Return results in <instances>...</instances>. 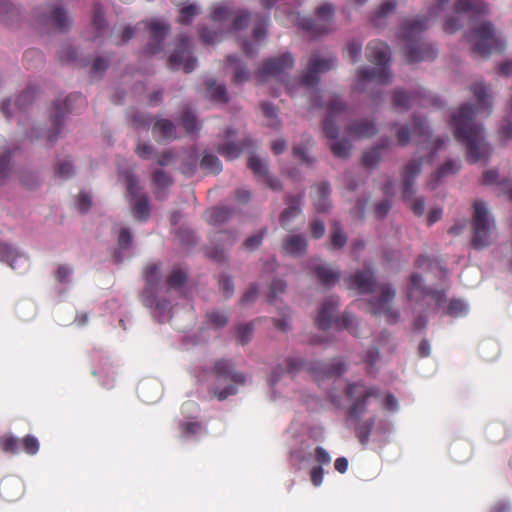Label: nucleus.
<instances>
[{
  "mask_svg": "<svg viewBox=\"0 0 512 512\" xmlns=\"http://www.w3.org/2000/svg\"><path fill=\"white\" fill-rule=\"evenodd\" d=\"M209 323L217 328L224 327L228 323L227 314L220 311H212L207 314Z\"/></svg>",
  "mask_w": 512,
  "mask_h": 512,
  "instance_id": "nucleus-61",
  "label": "nucleus"
},
{
  "mask_svg": "<svg viewBox=\"0 0 512 512\" xmlns=\"http://www.w3.org/2000/svg\"><path fill=\"white\" fill-rule=\"evenodd\" d=\"M413 132L415 135L419 137L429 136V127L426 125V121L424 118L419 116H414L413 119Z\"/></svg>",
  "mask_w": 512,
  "mask_h": 512,
  "instance_id": "nucleus-63",
  "label": "nucleus"
},
{
  "mask_svg": "<svg viewBox=\"0 0 512 512\" xmlns=\"http://www.w3.org/2000/svg\"><path fill=\"white\" fill-rule=\"evenodd\" d=\"M233 214L234 210L230 207H213L205 212V219L211 226H221L228 222L233 217Z\"/></svg>",
  "mask_w": 512,
  "mask_h": 512,
  "instance_id": "nucleus-30",
  "label": "nucleus"
},
{
  "mask_svg": "<svg viewBox=\"0 0 512 512\" xmlns=\"http://www.w3.org/2000/svg\"><path fill=\"white\" fill-rule=\"evenodd\" d=\"M233 13L234 11L228 3H218L213 6L210 19L213 22H222L227 20Z\"/></svg>",
  "mask_w": 512,
  "mask_h": 512,
  "instance_id": "nucleus-43",
  "label": "nucleus"
},
{
  "mask_svg": "<svg viewBox=\"0 0 512 512\" xmlns=\"http://www.w3.org/2000/svg\"><path fill=\"white\" fill-rule=\"evenodd\" d=\"M236 239L237 234L234 231L223 230L216 232L213 236V241L222 247L220 248L216 245L214 248L207 251V256L217 262L224 261L226 258L224 247H231L236 242Z\"/></svg>",
  "mask_w": 512,
  "mask_h": 512,
  "instance_id": "nucleus-24",
  "label": "nucleus"
},
{
  "mask_svg": "<svg viewBox=\"0 0 512 512\" xmlns=\"http://www.w3.org/2000/svg\"><path fill=\"white\" fill-rule=\"evenodd\" d=\"M421 167V159H412L403 167L401 171L403 197L409 201L411 210L417 216H421L425 211L424 199L422 197L413 198V195L415 194V179L420 174Z\"/></svg>",
  "mask_w": 512,
  "mask_h": 512,
  "instance_id": "nucleus-12",
  "label": "nucleus"
},
{
  "mask_svg": "<svg viewBox=\"0 0 512 512\" xmlns=\"http://www.w3.org/2000/svg\"><path fill=\"white\" fill-rule=\"evenodd\" d=\"M211 374L217 380L230 381L233 383L223 389H219L218 387L209 388V392L212 393L219 401H223L229 396L235 395L237 393V388L234 384L243 385L246 380L242 373L235 371L231 361L224 359L217 360L214 363L211 369Z\"/></svg>",
  "mask_w": 512,
  "mask_h": 512,
  "instance_id": "nucleus-9",
  "label": "nucleus"
},
{
  "mask_svg": "<svg viewBox=\"0 0 512 512\" xmlns=\"http://www.w3.org/2000/svg\"><path fill=\"white\" fill-rule=\"evenodd\" d=\"M254 146V142L251 139L246 138L239 144L233 142L218 144L216 151L224 158L233 160L237 158L243 151L254 148Z\"/></svg>",
  "mask_w": 512,
  "mask_h": 512,
  "instance_id": "nucleus-26",
  "label": "nucleus"
},
{
  "mask_svg": "<svg viewBox=\"0 0 512 512\" xmlns=\"http://www.w3.org/2000/svg\"><path fill=\"white\" fill-rule=\"evenodd\" d=\"M0 260L7 262L12 269H16V263L24 259L10 244L0 242Z\"/></svg>",
  "mask_w": 512,
  "mask_h": 512,
  "instance_id": "nucleus-37",
  "label": "nucleus"
},
{
  "mask_svg": "<svg viewBox=\"0 0 512 512\" xmlns=\"http://www.w3.org/2000/svg\"><path fill=\"white\" fill-rule=\"evenodd\" d=\"M389 147V140L380 139L379 143L366 151L362 156V164L367 168L375 167L382 157V152Z\"/></svg>",
  "mask_w": 512,
  "mask_h": 512,
  "instance_id": "nucleus-32",
  "label": "nucleus"
},
{
  "mask_svg": "<svg viewBox=\"0 0 512 512\" xmlns=\"http://www.w3.org/2000/svg\"><path fill=\"white\" fill-rule=\"evenodd\" d=\"M347 54L352 63H356L362 54V43L353 40L347 45Z\"/></svg>",
  "mask_w": 512,
  "mask_h": 512,
  "instance_id": "nucleus-62",
  "label": "nucleus"
},
{
  "mask_svg": "<svg viewBox=\"0 0 512 512\" xmlns=\"http://www.w3.org/2000/svg\"><path fill=\"white\" fill-rule=\"evenodd\" d=\"M414 101V96L404 90H396L393 94V105L395 108L409 109Z\"/></svg>",
  "mask_w": 512,
  "mask_h": 512,
  "instance_id": "nucleus-48",
  "label": "nucleus"
},
{
  "mask_svg": "<svg viewBox=\"0 0 512 512\" xmlns=\"http://www.w3.org/2000/svg\"><path fill=\"white\" fill-rule=\"evenodd\" d=\"M471 91L477 100V107L464 104L452 115L450 125L456 141L466 148V159L470 163L487 160L491 154V147L485 141L484 129L474 122L475 116L482 112L488 115L491 112L492 100L483 82H475Z\"/></svg>",
  "mask_w": 512,
  "mask_h": 512,
  "instance_id": "nucleus-1",
  "label": "nucleus"
},
{
  "mask_svg": "<svg viewBox=\"0 0 512 512\" xmlns=\"http://www.w3.org/2000/svg\"><path fill=\"white\" fill-rule=\"evenodd\" d=\"M248 167L258 177L263 178L267 174L266 165L256 156H251L249 158Z\"/></svg>",
  "mask_w": 512,
  "mask_h": 512,
  "instance_id": "nucleus-58",
  "label": "nucleus"
},
{
  "mask_svg": "<svg viewBox=\"0 0 512 512\" xmlns=\"http://www.w3.org/2000/svg\"><path fill=\"white\" fill-rule=\"evenodd\" d=\"M36 88L34 86H29L23 91L16 99L15 106L16 108L24 112L28 109L35 98Z\"/></svg>",
  "mask_w": 512,
  "mask_h": 512,
  "instance_id": "nucleus-44",
  "label": "nucleus"
},
{
  "mask_svg": "<svg viewBox=\"0 0 512 512\" xmlns=\"http://www.w3.org/2000/svg\"><path fill=\"white\" fill-rule=\"evenodd\" d=\"M363 362L368 365V373L372 372L373 367L380 359V353L378 348L370 347L368 348L363 355Z\"/></svg>",
  "mask_w": 512,
  "mask_h": 512,
  "instance_id": "nucleus-53",
  "label": "nucleus"
},
{
  "mask_svg": "<svg viewBox=\"0 0 512 512\" xmlns=\"http://www.w3.org/2000/svg\"><path fill=\"white\" fill-rule=\"evenodd\" d=\"M144 279L146 286L143 290V302L146 306H155L159 310H165L169 307L168 301L160 303L156 301L158 286L161 280L160 265L157 263H150L144 268Z\"/></svg>",
  "mask_w": 512,
  "mask_h": 512,
  "instance_id": "nucleus-14",
  "label": "nucleus"
},
{
  "mask_svg": "<svg viewBox=\"0 0 512 512\" xmlns=\"http://www.w3.org/2000/svg\"><path fill=\"white\" fill-rule=\"evenodd\" d=\"M346 104L337 96L333 97L327 107V116L323 121V132L329 139H336L339 135V128L335 123L338 114L345 112Z\"/></svg>",
  "mask_w": 512,
  "mask_h": 512,
  "instance_id": "nucleus-21",
  "label": "nucleus"
},
{
  "mask_svg": "<svg viewBox=\"0 0 512 512\" xmlns=\"http://www.w3.org/2000/svg\"><path fill=\"white\" fill-rule=\"evenodd\" d=\"M488 9L482 0H456L454 4L455 15L449 17L443 23V30L452 34L461 28V20L468 18L476 20L487 14Z\"/></svg>",
  "mask_w": 512,
  "mask_h": 512,
  "instance_id": "nucleus-11",
  "label": "nucleus"
},
{
  "mask_svg": "<svg viewBox=\"0 0 512 512\" xmlns=\"http://www.w3.org/2000/svg\"><path fill=\"white\" fill-rule=\"evenodd\" d=\"M110 63V59L104 58L102 56L97 57L91 66V76L93 77H101L103 73L106 71Z\"/></svg>",
  "mask_w": 512,
  "mask_h": 512,
  "instance_id": "nucleus-52",
  "label": "nucleus"
},
{
  "mask_svg": "<svg viewBox=\"0 0 512 512\" xmlns=\"http://www.w3.org/2000/svg\"><path fill=\"white\" fill-rule=\"evenodd\" d=\"M207 91L211 99L217 102L226 103L228 102V95L226 86L223 84H217L215 81L206 82Z\"/></svg>",
  "mask_w": 512,
  "mask_h": 512,
  "instance_id": "nucleus-42",
  "label": "nucleus"
},
{
  "mask_svg": "<svg viewBox=\"0 0 512 512\" xmlns=\"http://www.w3.org/2000/svg\"><path fill=\"white\" fill-rule=\"evenodd\" d=\"M180 123L188 134L195 133L200 129L196 116L189 110L182 113Z\"/></svg>",
  "mask_w": 512,
  "mask_h": 512,
  "instance_id": "nucleus-47",
  "label": "nucleus"
},
{
  "mask_svg": "<svg viewBox=\"0 0 512 512\" xmlns=\"http://www.w3.org/2000/svg\"><path fill=\"white\" fill-rule=\"evenodd\" d=\"M314 274L319 282L324 286H331L337 283L340 279V271L332 269L326 264H320L314 267Z\"/></svg>",
  "mask_w": 512,
  "mask_h": 512,
  "instance_id": "nucleus-34",
  "label": "nucleus"
},
{
  "mask_svg": "<svg viewBox=\"0 0 512 512\" xmlns=\"http://www.w3.org/2000/svg\"><path fill=\"white\" fill-rule=\"evenodd\" d=\"M330 149L334 156L346 159L350 156L352 144L348 140H340L332 143Z\"/></svg>",
  "mask_w": 512,
  "mask_h": 512,
  "instance_id": "nucleus-49",
  "label": "nucleus"
},
{
  "mask_svg": "<svg viewBox=\"0 0 512 512\" xmlns=\"http://www.w3.org/2000/svg\"><path fill=\"white\" fill-rule=\"evenodd\" d=\"M143 25L149 34V41L145 45L143 52L146 55H156L163 50L164 40L166 39L170 26L169 24L159 20H149L138 23Z\"/></svg>",
  "mask_w": 512,
  "mask_h": 512,
  "instance_id": "nucleus-16",
  "label": "nucleus"
},
{
  "mask_svg": "<svg viewBox=\"0 0 512 512\" xmlns=\"http://www.w3.org/2000/svg\"><path fill=\"white\" fill-rule=\"evenodd\" d=\"M153 136L156 141H170L177 137L174 123L168 119H158L152 128Z\"/></svg>",
  "mask_w": 512,
  "mask_h": 512,
  "instance_id": "nucleus-29",
  "label": "nucleus"
},
{
  "mask_svg": "<svg viewBox=\"0 0 512 512\" xmlns=\"http://www.w3.org/2000/svg\"><path fill=\"white\" fill-rule=\"evenodd\" d=\"M461 165L460 163L454 161V160H448L446 161L432 176L431 182L429 183L431 189H435L438 182L441 180V178L450 175L455 174L459 169Z\"/></svg>",
  "mask_w": 512,
  "mask_h": 512,
  "instance_id": "nucleus-36",
  "label": "nucleus"
},
{
  "mask_svg": "<svg viewBox=\"0 0 512 512\" xmlns=\"http://www.w3.org/2000/svg\"><path fill=\"white\" fill-rule=\"evenodd\" d=\"M396 6V0H387L381 3L371 15L370 20L372 24L375 27L383 26L385 24V19L395 11Z\"/></svg>",
  "mask_w": 512,
  "mask_h": 512,
  "instance_id": "nucleus-35",
  "label": "nucleus"
},
{
  "mask_svg": "<svg viewBox=\"0 0 512 512\" xmlns=\"http://www.w3.org/2000/svg\"><path fill=\"white\" fill-rule=\"evenodd\" d=\"M200 167L210 174H219L222 171V163L216 155L205 153L201 159Z\"/></svg>",
  "mask_w": 512,
  "mask_h": 512,
  "instance_id": "nucleus-41",
  "label": "nucleus"
},
{
  "mask_svg": "<svg viewBox=\"0 0 512 512\" xmlns=\"http://www.w3.org/2000/svg\"><path fill=\"white\" fill-rule=\"evenodd\" d=\"M187 280V274L181 268L175 267L167 277L166 284L171 289H176L185 284Z\"/></svg>",
  "mask_w": 512,
  "mask_h": 512,
  "instance_id": "nucleus-46",
  "label": "nucleus"
},
{
  "mask_svg": "<svg viewBox=\"0 0 512 512\" xmlns=\"http://www.w3.org/2000/svg\"><path fill=\"white\" fill-rule=\"evenodd\" d=\"M133 216L141 221H146L150 217V206L146 195H141L132 207Z\"/></svg>",
  "mask_w": 512,
  "mask_h": 512,
  "instance_id": "nucleus-39",
  "label": "nucleus"
},
{
  "mask_svg": "<svg viewBox=\"0 0 512 512\" xmlns=\"http://www.w3.org/2000/svg\"><path fill=\"white\" fill-rule=\"evenodd\" d=\"M251 18V13L247 10H240L239 13L235 16L232 24L231 30L239 31L247 27Z\"/></svg>",
  "mask_w": 512,
  "mask_h": 512,
  "instance_id": "nucleus-51",
  "label": "nucleus"
},
{
  "mask_svg": "<svg viewBox=\"0 0 512 512\" xmlns=\"http://www.w3.org/2000/svg\"><path fill=\"white\" fill-rule=\"evenodd\" d=\"M472 44V52L482 57H488L492 52H502L505 44L495 35L494 27L490 22H483L474 27L465 35Z\"/></svg>",
  "mask_w": 512,
  "mask_h": 512,
  "instance_id": "nucleus-8",
  "label": "nucleus"
},
{
  "mask_svg": "<svg viewBox=\"0 0 512 512\" xmlns=\"http://www.w3.org/2000/svg\"><path fill=\"white\" fill-rule=\"evenodd\" d=\"M286 282L280 279H275L270 284L269 301L271 304L275 303L278 294H282L286 290Z\"/></svg>",
  "mask_w": 512,
  "mask_h": 512,
  "instance_id": "nucleus-60",
  "label": "nucleus"
},
{
  "mask_svg": "<svg viewBox=\"0 0 512 512\" xmlns=\"http://www.w3.org/2000/svg\"><path fill=\"white\" fill-rule=\"evenodd\" d=\"M0 446L4 452L12 454H17L23 450L27 454L34 455L39 450L38 439L32 435H27L23 439L4 436L0 439Z\"/></svg>",
  "mask_w": 512,
  "mask_h": 512,
  "instance_id": "nucleus-20",
  "label": "nucleus"
},
{
  "mask_svg": "<svg viewBox=\"0 0 512 512\" xmlns=\"http://www.w3.org/2000/svg\"><path fill=\"white\" fill-rule=\"evenodd\" d=\"M346 131L355 138H370L377 133V127L373 121L362 119L349 124Z\"/></svg>",
  "mask_w": 512,
  "mask_h": 512,
  "instance_id": "nucleus-28",
  "label": "nucleus"
},
{
  "mask_svg": "<svg viewBox=\"0 0 512 512\" xmlns=\"http://www.w3.org/2000/svg\"><path fill=\"white\" fill-rule=\"evenodd\" d=\"M450 0H435L430 8L428 16L406 19L400 28L399 37L406 42L404 52L408 63L435 59L437 52L435 48L424 41H421V34L428 28L429 18H436L441 15Z\"/></svg>",
  "mask_w": 512,
  "mask_h": 512,
  "instance_id": "nucleus-2",
  "label": "nucleus"
},
{
  "mask_svg": "<svg viewBox=\"0 0 512 512\" xmlns=\"http://www.w3.org/2000/svg\"><path fill=\"white\" fill-rule=\"evenodd\" d=\"M92 25L96 30V35L94 38L101 36L106 29L107 24L104 18V12L100 4H95L94 6Z\"/></svg>",
  "mask_w": 512,
  "mask_h": 512,
  "instance_id": "nucleus-45",
  "label": "nucleus"
},
{
  "mask_svg": "<svg viewBox=\"0 0 512 512\" xmlns=\"http://www.w3.org/2000/svg\"><path fill=\"white\" fill-rule=\"evenodd\" d=\"M191 40L186 35H179L176 40L175 49L168 59V66L171 70L182 68L186 73L193 71L197 65V59L192 56Z\"/></svg>",
  "mask_w": 512,
  "mask_h": 512,
  "instance_id": "nucleus-13",
  "label": "nucleus"
},
{
  "mask_svg": "<svg viewBox=\"0 0 512 512\" xmlns=\"http://www.w3.org/2000/svg\"><path fill=\"white\" fill-rule=\"evenodd\" d=\"M349 289L357 290L360 294H370L376 289L379 295L369 300L371 313L384 315L389 323L395 324L400 318V313L391 307V302L396 296L395 289L390 284L377 286L374 272L370 268L359 270L345 279Z\"/></svg>",
  "mask_w": 512,
  "mask_h": 512,
  "instance_id": "nucleus-3",
  "label": "nucleus"
},
{
  "mask_svg": "<svg viewBox=\"0 0 512 512\" xmlns=\"http://www.w3.org/2000/svg\"><path fill=\"white\" fill-rule=\"evenodd\" d=\"M335 66L336 57L334 56L321 58L318 55H313L308 60L307 69L302 75L300 82L306 87H314L319 81V74L327 72Z\"/></svg>",
  "mask_w": 512,
  "mask_h": 512,
  "instance_id": "nucleus-18",
  "label": "nucleus"
},
{
  "mask_svg": "<svg viewBox=\"0 0 512 512\" xmlns=\"http://www.w3.org/2000/svg\"><path fill=\"white\" fill-rule=\"evenodd\" d=\"M339 307V299L336 296L326 298L320 305L315 325L320 330L326 331L334 324L338 330H347L354 336H359L358 322L356 317L345 311L342 316L334 318V313Z\"/></svg>",
  "mask_w": 512,
  "mask_h": 512,
  "instance_id": "nucleus-6",
  "label": "nucleus"
},
{
  "mask_svg": "<svg viewBox=\"0 0 512 512\" xmlns=\"http://www.w3.org/2000/svg\"><path fill=\"white\" fill-rule=\"evenodd\" d=\"M227 62L234 68L233 81L235 83H243L249 79V72L246 67L242 65L238 56H227Z\"/></svg>",
  "mask_w": 512,
  "mask_h": 512,
  "instance_id": "nucleus-38",
  "label": "nucleus"
},
{
  "mask_svg": "<svg viewBox=\"0 0 512 512\" xmlns=\"http://www.w3.org/2000/svg\"><path fill=\"white\" fill-rule=\"evenodd\" d=\"M282 249L286 254L301 256L306 253L307 241L303 235H290L284 238Z\"/></svg>",
  "mask_w": 512,
  "mask_h": 512,
  "instance_id": "nucleus-31",
  "label": "nucleus"
},
{
  "mask_svg": "<svg viewBox=\"0 0 512 512\" xmlns=\"http://www.w3.org/2000/svg\"><path fill=\"white\" fill-rule=\"evenodd\" d=\"M73 102L83 104L85 102V98L81 94H71L65 98L63 104L59 99L54 102L50 113L52 128L47 136L49 142L52 143L57 140L61 132V125L63 123L64 116L67 112L72 111Z\"/></svg>",
  "mask_w": 512,
  "mask_h": 512,
  "instance_id": "nucleus-15",
  "label": "nucleus"
},
{
  "mask_svg": "<svg viewBox=\"0 0 512 512\" xmlns=\"http://www.w3.org/2000/svg\"><path fill=\"white\" fill-rule=\"evenodd\" d=\"M316 13L324 21V23H319L312 18L299 19L296 17L299 21L298 25L313 36H319L328 33V26L334 15L333 5L329 3L322 4L317 8Z\"/></svg>",
  "mask_w": 512,
  "mask_h": 512,
  "instance_id": "nucleus-19",
  "label": "nucleus"
},
{
  "mask_svg": "<svg viewBox=\"0 0 512 512\" xmlns=\"http://www.w3.org/2000/svg\"><path fill=\"white\" fill-rule=\"evenodd\" d=\"M262 111L265 117L269 118L271 120V123L269 124L271 127L277 129L280 125L279 120L277 119V110L275 106L269 102H263L262 105Z\"/></svg>",
  "mask_w": 512,
  "mask_h": 512,
  "instance_id": "nucleus-54",
  "label": "nucleus"
},
{
  "mask_svg": "<svg viewBox=\"0 0 512 512\" xmlns=\"http://www.w3.org/2000/svg\"><path fill=\"white\" fill-rule=\"evenodd\" d=\"M77 51L71 45H65L59 51V59L63 63L74 62L77 60Z\"/></svg>",
  "mask_w": 512,
  "mask_h": 512,
  "instance_id": "nucleus-64",
  "label": "nucleus"
},
{
  "mask_svg": "<svg viewBox=\"0 0 512 512\" xmlns=\"http://www.w3.org/2000/svg\"><path fill=\"white\" fill-rule=\"evenodd\" d=\"M366 56L377 67L359 69L358 83L355 87L359 92H363L366 85L371 82L386 85L392 79V73L388 67L390 48L386 43L380 40L370 41L366 47Z\"/></svg>",
  "mask_w": 512,
  "mask_h": 512,
  "instance_id": "nucleus-5",
  "label": "nucleus"
},
{
  "mask_svg": "<svg viewBox=\"0 0 512 512\" xmlns=\"http://www.w3.org/2000/svg\"><path fill=\"white\" fill-rule=\"evenodd\" d=\"M267 26L268 18L259 17L256 26L253 29L254 42L252 43L249 40H245L241 44L242 51L246 56L251 57L257 54L261 43L265 40L267 36Z\"/></svg>",
  "mask_w": 512,
  "mask_h": 512,
  "instance_id": "nucleus-23",
  "label": "nucleus"
},
{
  "mask_svg": "<svg viewBox=\"0 0 512 512\" xmlns=\"http://www.w3.org/2000/svg\"><path fill=\"white\" fill-rule=\"evenodd\" d=\"M152 184L156 187V199L163 200L165 198V190L173 184V178L165 171L158 169L152 173Z\"/></svg>",
  "mask_w": 512,
  "mask_h": 512,
  "instance_id": "nucleus-33",
  "label": "nucleus"
},
{
  "mask_svg": "<svg viewBox=\"0 0 512 512\" xmlns=\"http://www.w3.org/2000/svg\"><path fill=\"white\" fill-rule=\"evenodd\" d=\"M345 395L351 403L347 409V415L349 419L358 423L356 436L359 442L365 446L370 440V434L375 426V418L369 417L362 423H360V419L368 410L369 399H378L381 396V390L377 386L367 385L364 381H357L347 384Z\"/></svg>",
  "mask_w": 512,
  "mask_h": 512,
  "instance_id": "nucleus-4",
  "label": "nucleus"
},
{
  "mask_svg": "<svg viewBox=\"0 0 512 512\" xmlns=\"http://www.w3.org/2000/svg\"><path fill=\"white\" fill-rule=\"evenodd\" d=\"M473 209L471 243L475 249H481L490 245L492 229L495 224L484 202H474Z\"/></svg>",
  "mask_w": 512,
  "mask_h": 512,
  "instance_id": "nucleus-10",
  "label": "nucleus"
},
{
  "mask_svg": "<svg viewBox=\"0 0 512 512\" xmlns=\"http://www.w3.org/2000/svg\"><path fill=\"white\" fill-rule=\"evenodd\" d=\"M411 290H418L424 295H434V292L423 284L421 275L414 273L410 277Z\"/></svg>",
  "mask_w": 512,
  "mask_h": 512,
  "instance_id": "nucleus-57",
  "label": "nucleus"
},
{
  "mask_svg": "<svg viewBox=\"0 0 512 512\" xmlns=\"http://www.w3.org/2000/svg\"><path fill=\"white\" fill-rule=\"evenodd\" d=\"M285 362L287 373L295 374L304 369L317 381L326 378H338L347 369L346 364L340 359H332L329 362L313 361L306 363L300 358L288 357Z\"/></svg>",
  "mask_w": 512,
  "mask_h": 512,
  "instance_id": "nucleus-7",
  "label": "nucleus"
},
{
  "mask_svg": "<svg viewBox=\"0 0 512 512\" xmlns=\"http://www.w3.org/2000/svg\"><path fill=\"white\" fill-rule=\"evenodd\" d=\"M294 65V58L290 53H284L279 57L267 59L263 62L258 71L259 78L264 76H278L291 69Z\"/></svg>",
  "mask_w": 512,
  "mask_h": 512,
  "instance_id": "nucleus-22",
  "label": "nucleus"
},
{
  "mask_svg": "<svg viewBox=\"0 0 512 512\" xmlns=\"http://www.w3.org/2000/svg\"><path fill=\"white\" fill-rule=\"evenodd\" d=\"M179 428L181 434L188 438L198 434L202 430V425L199 422H181Z\"/></svg>",
  "mask_w": 512,
  "mask_h": 512,
  "instance_id": "nucleus-56",
  "label": "nucleus"
},
{
  "mask_svg": "<svg viewBox=\"0 0 512 512\" xmlns=\"http://www.w3.org/2000/svg\"><path fill=\"white\" fill-rule=\"evenodd\" d=\"M315 191L312 194L313 204L315 209L320 212H328L331 203L329 200V196L331 193L330 184L326 181H322L314 186Z\"/></svg>",
  "mask_w": 512,
  "mask_h": 512,
  "instance_id": "nucleus-27",
  "label": "nucleus"
},
{
  "mask_svg": "<svg viewBox=\"0 0 512 512\" xmlns=\"http://www.w3.org/2000/svg\"><path fill=\"white\" fill-rule=\"evenodd\" d=\"M330 240L332 247L336 249L344 247L347 242V235L343 231L341 224L337 221L331 224Z\"/></svg>",
  "mask_w": 512,
  "mask_h": 512,
  "instance_id": "nucleus-40",
  "label": "nucleus"
},
{
  "mask_svg": "<svg viewBox=\"0 0 512 512\" xmlns=\"http://www.w3.org/2000/svg\"><path fill=\"white\" fill-rule=\"evenodd\" d=\"M303 198L304 193L287 195L285 197L286 208L282 211L279 218L280 224L284 229H288L291 220L301 214Z\"/></svg>",
  "mask_w": 512,
  "mask_h": 512,
  "instance_id": "nucleus-25",
  "label": "nucleus"
},
{
  "mask_svg": "<svg viewBox=\"0 0 512 512\" xmlns=\"http://www.w3.org/2000/svg\"><path fill=\"white\" fill-rule=\"evenodd\" d=\"M37 22L42 26H50L58 31L64 32L70 29L71 20L62 7L54 6L35 9Z\"/></svg>",
  "mask_w": 512,
  "mask_h": 512,
  "instance_id": "nucleus-17",
  "label": "nucleus"
},
{
  "mask_svg": "<svg viewBox=\"0 0 512 512\" xmlns=\"http://www.w3.org/2000/svg\"><path fill=\"white\" fill-rule=\"evenodd\" d=\"M199 38L205 44H214L221 40L222 34L215 31L211 32L206 27H200Z\"/></svg>",
  "mask_w": 512,
  "mask_h": 512,
  "instance_id": "nucleus-59",
  "label": "nucleus"
},
{
  "mask_svg": "<svg viewBox=\"0 0 512 512\" xmlns=\"http://www.w3.org/2000/svg\"><path fill=\"white\" fill-rule=\"evenodd\" d=\"M125 184H126L128 193L134 198L138 197L141 188L138 184V180H137L136 176L132 172L125 173Z\"/></svg>",
  "mask_w": 512,
  "mask_h": 512,
  "instance_id": "nucleus-55",
  "label": "nucleus"
},
{
  "mask_svg": "<svg viewBox=\"0 0 512 512\" xmlns=\"http://www.w3.org/2000/svg\"><path fill=\"white\" fill-rule=\"evenodd\" d=\"M180 9L178 22L181 24H190L195 16L198 15L199 9L195 4H184Z\"/></svg>",
  "mask_w": 512,
  "mask_h": 512,
  "instance_id": "nucleus-50",
  "label": "nucleus"
}]
</instances>
